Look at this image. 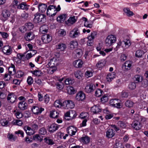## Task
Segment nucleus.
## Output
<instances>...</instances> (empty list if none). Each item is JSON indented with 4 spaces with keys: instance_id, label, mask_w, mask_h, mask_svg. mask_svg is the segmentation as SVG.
Segmentation results:
<instances>
[{
    "instance_id": "obj_1",
    "label": "nucleus",
    "mask_w": 148,
    "mask_h": 148,
    "mask_svg": "<svg viewBox=\"0 0 148 148\" xmlns=\"http://www.w3.org/2000/svg\"><path fill=\"white\" fill-rule=\"evenodd\" d=\"M58 64V61L55 58H53L50 60L49 62L48 66L50 68L49 69L50 73L52 74L57 69L56 66Z\"/></svg>"
},
{
    "instance_id": "obj_2",
    "label": "nucleus",
    "mask_w": 148,
    "mask_h": 148,
    "mask_svg": "<svg viewBox=\"0 0 148 148\" xmlns=\"http://www.w3.org/2000/svg\"><path fill=\"white\" fill-rule=\"evenodd\" d=\"M33 19L34 22L36 24H41L44 22L46 20L45 16L44 14L37 13L34 15Z\"/></svg>"
},
{
    "instance_id": "obj_3",
    "label": "nucleus",
    "mask_w": 148,
    "mask_h": 148,
    "mask_svg": "<svg viewBox=\"0 0 148 148\" xmlns=\"http://www.w3.org/2000/svg\"><path fill=\"white\" fill-rule=\"evenodd\" d=\"M76 112L74 110H69L64 114L65 119L68 120L74 119L76 117Z\"/></svg>"
},
{
    "instance_id": "obj_4",
    "label": "nucleus",
    "mask_w": 148,
    "mask_h": 148,
    "mask_svg": "<svg viewBox=\"0 0 148 148\" xmlns=\"http://www.w3.org/2000/svg\"><path fill=\"white\" fill-rule=\"evenodd\" d=\"M97 34V32L95 31H93L92 32L90 35H89L87 38L88 40L87 41V45L88 46H91L93 45V40L96 37Z\"/></svg>"
},
{
    "instance_id": "obj_5",
    "label": "nucleus",
    "mask_w": 148,
    "mask_h": 148,
    "mask_svg": "<svg viewBox=\"0 0 148 148\" xmlns=\"http://www.w3.org/2000/svg\"><path fill=\"white\" fill-rule=\"evenodd\" d=\"M54 5H51L49 6L47 9V14L49 17H53L55 15L57 12H55Z\"/></svg>"
},
{
    "instance_id": "obj_6",
    "label": "nucleus",
    "mask_w": 148,
    "mask_h": 148,
    "mask_svg": "<svg viewBox=\"0 0 148 148\" xmlns=\"http://www.w3.org/2000/svg\"><path fill=\"white\" fill-rule=\"evenodd\" d=\"M96 89L95 85L91 83H88L84 89L86 92L88 93H92Z\"/></svg>"
},
{
    "instance_id": "obj_7",
    "label": "nucleus",
    "mask_w": 148,
    "mask_h": 148,
    "mask_svg": "<svg viewBox=\"0 0 148 148\" xmlns=\"http://www.w3.org/2000/svg\"><path fill=\"white\" fill-rule=\"evenodd\" d=\"M116 40V38L114 35H109L107 37L105 41L106 45L107 46H110L114 43Z\"/></svg>"
},
{
    "instance_id": "obj_8",
    "label": "nucleus",
    "mask_w": 148,
    "mask_h": 148,
    "mask_svg": "<svg viewBox=\"0 0 148 148\" xmlns=\"http://www.w3.org/2000/svg\"><path fill=\"white\" fill-rule=\"evenodd\" d=\"M63 106L67 109L73 108L74 107V103L71 100L65 101L63 103Z\"/></svg>"
},
{
    "instance_id": "obj_9",
    "label": "nucleus",
    "mask_w": 148,
    "mask_h": 148,
    "mask_svg": "<svg viewBox=\"0 0 148 148\" xmlns=\"http://www.w3.org/2000/svg\"><path fill=\"white\" fill-rule=\"evenodd\" d=\"M80 33L79 29L77 28H74L70 33L69 35L72 38L77 37Z\"/></svg>"
},
{
    "instance_id": "obj_10",
    "label": "nucleus",
    "mask_w": 148,
    "mask_h": 148,
    "mask_svg": "<svg viewBox=\"0 0 148 148\" xmlns=\"http://www.w3.org/2000/svg\"><path fill=\"white\" fill-rule=\"evenodd\" d=\"M32 110L34 114H40L44 110V109L43 108L38 107L37 105H36L33 106Z\"/></svg>"
},
{
    "instance_id": "obj_11",
    "label": "nucleus",
    "mask_w": 148,
    "mask_h": 148,
    "mask_svg": "<svg viewBox=\"0 0 148 148\" xmlns=\"http://www.w3.org/2000/svg\"><path fill=\"white\" fill-rule=\"evenodd\" d=\"M132 62L130 61H126L122 65V69L125 71H127L130 70L132 66Z\"/></svg>"
},
{
    "instance_id": "obj_12",
    "label": "nucleus",
    "mask_w": 148,
    "mask_h": 148,
    "mask_svg": "<svg viewBox=\"0 0 148 148\" xmlns=\"http://www.w3.org/2000/svg\"><path fill=\"white\" fill-rule=\"evenodd\" d=\"M41 39L42 42L45 43L50 42L52 40L51 36L48 34H46L42 36Z\"/></svg>"
},
{
    "instance_id": "obj_13",
    "label": "nucleus",
    "mask_w": 148,
    "mask_h": 148,
    "mask_svg": "<svg viewBox=\"0 0 148 148\" xmlns=\"http://www.w3.org/2000/svg\"><path fill=\"white\" fill-rule=\"evenodd\" d=\"M35 35L32 32H27L25 34L24 38L27 41H31L34 39Z\"/></svg>"
},
{
    "instance_id": "obj_14",
    "label": "nucleus",
    "mask_w": 148,
    "mask_h": 148,
    "mask_svg": "<svg viewBox=\"0 0 148 148\" xmlns=\"http://www.w3.org/2000/svg\"><path fill=\"white\" fill-rule=\"evenodd\" d=\"M132 125L136 130H139L142 127L141 122L139 120L134 121L132 124Z\"/></svg>"
},
{
    "instance_id": "obj_15",
    "label": "nucleus",
    "mask_w": 148,
    "mask_h": 148,
    "mask_svg": "<svg viewBox=\"0 0 148 148\" xmlns=\"http://www.w3.org/2000/svg\"><path fill=\"white\" fill-rule=\"evenodd\" d=\"M60 125L56 124L53 123L48 126V130L51 133H53L57 130Z\"/></svg>"
},
{
    "instance_id": "obj_16",
    "label": "nucleus",
    "mask_w": 148,
    "mask_h": 148,
    "mask_svg": "<svg viewBox=\"0 0 148 148\" xmlns=\"http://www.w3.org/2000/svg\"><path fill=\"white\" fill-rule=\"evenodd\" d=\"M2 51L4 54L6 55L10 54L12 52L11 47L9 45L4 46L2 48Z\"/></svg>"
},
{
    "instance_id": "obj_17",
    "label": "nucleus",
    "mask_w": 148,
    "mask_h": 148,
    "mask_svg": "<svg viewBox=\"0 0 148 148\" xmlns=\"http://www.w3.org/2000/svg\"><path fill=\"white\" fill-rule=\"evenodd\" d=\"M67 131L69 134L72 136L75 134L77 132V128L73 126H71L68 127Z\"/></svg>"
},
{
    "instance_id": "obj_18",
    "label": "nucleus",
    "mask_w": 148,
    "mask_h": 148,
    "mask_svg": "<svg viewBox=\"0 0 148 148\" xmlns=\"http://www.w3.org/2000/svg\"><path fill=\"white\" fill-rule=\"evenodd\" d=\"M85 98V94L82 91H80L77 93L76 96V99L78 101H83Z\"/></svg>"
},
{
    "instance_id": "obj_19",
    "label": "nucleus",
    "mask_w": 148,
    "mask_h": 148,
    "mask_svg": "<svg viewBox=\"0 0 148 148\" xmlns=\"http://www.w3.org/2000/svg\"><path fill=\"white\" fill-rule=\"evenodd\" d=\"M42 124L40 122V121L38 120V121H36L35 122H34L32 123L31 127L35 131L37 130L38 129V127L42 126Z\"/></svg>"
},
{
    "instance_id": "obj_20",
    "label": "nucleus",
    "mask_w": 148,
    "mask_h": 148,
    "mask_svg": "<svg viewBox=\"0 0 148 148\" xmlns=\"http://www.w3.org/2000/svg\"><path fill=\"white\" fill-rule=\"evenodd\" d=\"M115 132L113 129L110 128L106 132V136L109 138H111L114 136L115 134Z\"/></svg>"
},
{
    "instance_id": "obj_21",
    "label": "nucleus",
    "mask_w": 148,
    "mask_h": 148,
    "mask_svg": "<svg viewBox=\"0 0 148 148\" xmlns=\"http://www.w3.org/2000/svg\"><path fill=\"white\" fill-rule=\"evenodd\" d=\"M116 77V73L114 72L108 73L107 75L106 79L107 81L108 82H111Z\"/></svg>"
},
{
    "instance_id": "obj_22",
    "label": "nucleus",
    "mask_w": 148,
    "mask_h": 148,
    "mask_svg": "<svg viewBox=\"0 0 148 148\" xmlns=\"http://www.w3.org/2000/svg\"><path fill=\"white\" fill-rule=\"evenodd\" d=\"M24 129L27 134L29 136L34 134L36 132L32 128L27 126H25Z\"/></svg>"
},
{
    "instance_id": "obj_23",
    "label": "nucleus",
    "mask_w": 148,
    "mask_h": 148,
    "mask_svg": "<svg viewBox=\"0 0 148 148\" xmlns=\"http://www.w3.org/2000/svg\"><path fill=\"white\" fill-rule=\"evenodd\" d=\"M16 99V96L14 93H10L8 95L7 100L10 102L14 103Z\"/></svg>"
},
{
    "instance_id": "obj_24",
    "label": "nucleus",
    "mask_w": 148,
    "mask_h": 148,
    "mask_svg": "<svg viewBox=\"0 0 148 148\" xmlns=\"http://www.w3.org/2000/svg\"><path fill=\"white\" fill-rule=\"evenodd\" d=\"M66 45L64 43H60L56 45V48L59 51H63L66 48Z\"/></svg>"
},
{
    "instance_id": "obj_25",
    "label": "nucleus",
    "mask_w": 148,
    "mask_h": 148,
    "mask_svg": "<svg viewBox=\"0 0 148 148\" xmlns=\"http://www.w3.org/2000/svg\"><path fill=\"white\" fill-rule=\"evenodd\" d=\"M2 14L3 17L4 18V21L6 20L8 18L10 15V13L8 10H4L2 12Z\"/></svg>"
},
{
    "instance_id": "obj_26",
    "label": "nucleus",
    "mask_w": 148,
    "mask_h": 148,
    "mask_svg": "<svg viewBox=\"0 0 148 148\" xmlns=\"http://www.w3.org/2000/svg\"><path fill=\"white\" fill-rule=\"evenodd\" d=\"M64 79L62 78L58 80L59 82H56V88L60 90L63 89L64 87V84L62 82L63 81Z\"/></svg>"
},
{
    "instance_id": "obj_27",
    "label": "nucleus",
    "mask_w": 148,
    "mask_h": 148,
    "mask_svg": "<svg viewBox=\"0 0 148 148\" xmlns=\"http://www.w3.org/2000/svg\"><path fill=\"white\" fill-rule=\"evenodd\" d=\"M27 104L25 102L22 101L20 102L18 104L19 108L21 110H24L27 108Z\"/></svg>"
},
{
    "instance_id": "obj_28",
    "label": "nucleus",
    "mask_w": 148,
    "mask_h": 148,
    "mask_svg": "<svg viewBox=\"0 0 148 148\" xmlns=\"http://www.w3.org/2000/svg\"><path fill=\"white\" fill-rule=\"evenodd\" d=\"M83 64V61L81 60H78L74 61L73 65L76 68H81Z\"/></svg>"
},
{
    "instance_id": "obj_29",
    "label": "nucleus",
    "mask_w": 148,
    "mask_h": 148,
    "mask_svg": "<svg viewBox=\"0 0 148 148\" xmlns=\"http://www.w3.org/2000/svg\"><path fill=\"white\" fill-rule=\"evenodd\" d=\"M29 5H27L25 2H23L18 5L17 8L18 9H21L27 10L29 9Z\"/></svg>"
},
{
    "instance_id": "obj_30",
    "label": "nucleus",
    "mask_w": 148,
    "mask_h": 148,
    "mask_svg": "<svg viewBox=\"0 0 148 148\" xmlns=\"http://www.w3.org/2000/svg\"><path fill=\"white\" fill-rule=\"evenodd\" d=\"M38 8L40 12H44L46 10L47 5L45 4L41 3L38 5Z\"/></svg>"
},
{
    "instance_id": "obj_31",
    "label": "nucleus",
    "mask_w": 148,
    "mask_h": 148,
    "mask_svg": "<svg viewBox=\"0 0 148 148\" xmlns=\"http://www.w3.org/2000/svg\"><path fill=\"white\" fill-rule=\"evenodd\" d=\"M123 11L128 16L131 17L134 15L133 12L130 11L128 8H124L123 9Z\"/></svg>"
},
{
    "instance_id": "obj_32",
    "label": "nucleus",
    "mask_w": 148,
    "mask_h": 148,
    "mask_svg": "<svg viewBox=\"0 0 148 148\" xmlns=\"http://www.w3.org/2000/svg\"><path fill=\"white\" fill-rule=\"evenodd\" d=\"M66 17V14H62L57 17V20L58 22L62 23L65 20Z\"/></svg>"
},
{
    "instance_id": "obj_33",
    "label": "nucleus",
    "mask_w": 148,
    "mask_h": 148,
    "mask_svg": "<svg viewBox=\"0 0 148 148\" xmlns=\"http://www.w3.org/2000/svg\"><path fill=\"white\" fill-rule=\"evenodd\" d=\"M8 70L9 73L10 75H13L16 73L15 67L13 64H11V66L9 67Z\"/></svg>"
},
{
    "instance_id": "obj_34",
    "label": "nucleus",
    "mask_w": 148,
    "mask_h": 148,
    "mask_svg": "<svg viewBox=\"0 0 148 148\" xmlns=\"http://www.w3.org/2000/svg\"><path fill=\"white\" fill-rule=\"evenodd\" d=\"M92 112L94 114H97L101 111V110L99 107L96 106L92 107L91 109Z\"/></svg>"
},
{
    "instance_id": "obj_35",
    "label": "nucleus",
    "mask_w": 148,
    "mask_h": 148,
    "mask_svg": "<svg viewBox=\"0 0 148 148\" xmlns=\"http://www.w3.org/2000/svg\"><path fill=\"white\" fill-rule=\"evenodd\" d=\"M48 30V27L46 25H42L40 27V32L43 34L47 32Z\"/></svg>"
},
{
    "instance_id": "obj_36",
    "label": "nucleus",
    "mask_w": 148,
    "mask_h": 148,
    "mask_svg": "<svg viewBox=\"0 0 148 148\" xmlns=\"http://www.w3.org/2000/svg\"><path fill=\"white\" fill-rule=\"evenodd\" d=\"M122 43L123 47L125 46L126 48H128L131 45L130 41L127 39H124L122 41Z\"/></svg>"
},
{
    "instance_id": "obj_37",
    "label": "nucleus",
    "mask_w": 148,
    "mask_h": 148,
    "mask_svg": "<svg viewBox=\"0 0 148 148\" xmlns=\"http://www.w3.org/2000/svg\"><path fill=\"white\" fill-rule=\"evenodd\" d=\"M90 138L87 136L82 137L81 138V141L85 144H87L89 142Z\"/></svg>"
},
{
    "instance_id": "obj_38",
    "label": "nucleus",
    "mask_w": 148,
    "mask_h": 148,
    "mask_svg": "<svg viewBox=\"0 0 148 148\" xmlns=\"http://www.w3.org/2000/svg\"><path fill=\"white\" fill-rule=\"evenodd\" d=\"M67 90L68 94L70 95L74 94L76 92V90L71 86H69L67 88Z\"/></svg>"
},
{
    "instance_id": "obj_39",
    "label": "nucleus",
    "mask_w": 148,
    "mask_h": 148,
    "mask_svg": "<svg viewBox=\"0 0 148 148\" xmlns=\"http://www.w3.org/2000/svg\"><path fill=\"white\" fill-rule=\"evenodd\" d=\"M0 123L3 126L7 127L9 125V121L6 119H2L0 120Z\"/></svg>"
},
{
    "instance_id": "obj_40",
    "label": "nucleus",
    "mask_w": 148,
    "mask_h": 148,
    "mask_svg": "<svg viewBox=\"0 0 148 148\" xmlns=\"http://www.w3.org/2000/svg\"><path fill=\"white\" fill-rule=\"evenodd\" d=\"M79 116V118L82 119H87L88 118V114L86 112H82L80 114Z\"/></svg>"
},
{
    "instance_id": "obj_41",
    "label": "nucleus",
    "mask_w": 148,
    "mask_h": 148,
    "mask_svg": "<svg viewBox=\"0 0 148 148\" xmlns=\"http://www.w3.org/2000/svg\"><path fill=\"white\" fill-rule=\"evenodd\" d=\"M78 43L77 41H72L70 43V46L71 49H73L77 47Z\"/></svg>"
},
{
    "instance_id": "obj_42",
    "label": "nucleus",
    "mask_w": 148,
    "mask_h": 148,
    "mask_svg": "<svg viewBox=\"0 0 148 148\" xmlns=\"http://www.w3.org/2000/svg\"><path fill=\"white\" fill-rule=\"evenodd\" d=\"M54 105L56 108H60L62 106H63V103H62L59 100H56L54 103Z\"/></svg>"
},
{
    "instance_id": "obj_43",
    "label": "nucleus",
    "mask_w": 148,
    "mask_h": 148,
    "mask_svg": "<svg viewBox=\"0 0 148 148\" xmlns=\"http://www.w3.org/2000/svg\"><path fill=\"white\" fill-rule=\"evenodd\" d=\"M31 72L35 75L38 76H39L41 75L42 73V72L38 70H36L33 71H31Z\"/></svg>"
},
{
    "instance_id": "obj_44",
    "label": "nucleus",
    "mask_w": 148,
    "mask_h": 148,
    "mask_svg": "<svg viewBox=\"0 0 148 148\" xmlns=\"http://www.w3.org/2000/svg\"><path fill=\"white\" fill-rule=\"evenodd\" d=\"M12 123L14 125H16L21 126L23 124V122L19 119L14 120L12 121Z\"/></svg>"
},
{
    "instance_id": "obj_45",
    "label": "nucleus",
    "mask_w": 148,
    "mask_h": 148,
    "mask_svg": "<svg viewBox=\"0 0 148 148\" xmlns=\"http://www.w3.org/2000/svg\"><path fill=\"white\" fill-rule=\"evenodd\" d=\"M50 116L53 118H57L58 116V114L56 111H52L50 112Z\"/></svg>"
},
{
    "instance_id": "obj_46",
    "label": "nucleus",
    "mask_w": 148,
    "mask_h": 148,
    "mask_svg": "<svg viewBox=\"0 0 148 148\" xmlns=\"http://www.w3.org/2000/svg\"><path fill=\"white\" fill-rule=\"evenodd\" d=\"M8 138L9 140L11 141H14L17 139V137L12 134H9Z\"/></svg>"
},
{
    "instance_id": "obj_47",
    "label": "nucleus",
    "mask_w": 148,
    "mask_h": 148,
    "mask_svg": "<svg viewBox=\"0 0 148 148\" xmlns=\"http://www.w3.org/2000/svg\"><path fill=\"white\" fill-rule=\"evenodd\" d=\"M103 93V91L101 89H98L95 92V95L98 97L101 96Z\"/></svg>"
},
{
    "instance_id": "obj_48",
    "label": "nucleus",
    "mask_w": 148,
    "mask_h": 148,
    "mask_svg": "<svg viewBox=\"0 0 148 148\" xmlns=\"http://www.w3.org/2000/svg\"><path fill=\"white\" fill-rule=\"evenodd\" d=\"M74 82V79L70 78L66 79L64 81L66 85L72 84Z\"/></svg>"
},
{
    "instance_id": "obj_49",
    "label": "nucleus",
    "mask_w": 148,
    "mask_h": 148,
    "mask_svg": "<svg viewBox=\"0 0 148 148\" xmlns=\"http://www.w3.org/2000/svg\"><path fill=\"white\" fill-rule=\"evenodd\" d=\"M134 103L131 100L127 101L125 103V105L127 107L130 108L133 106Z\"/></svg>"
},
{
    "instance_id": "obj_50",
    "label": "nucleus",
    "mask_w": 148,
    "mask_h": 148,
    "mask_svg": "<svg viewBox=\"0 0 148 148\" xmlns=\"http://www.w3.org/2000/svg\"><path fill=\"white\" fill-rule=\"evenodd\" d=\"M76 21L74 16L70 17L67 20V21L69 24H73L76 22Z\"/></svg>"
},
{
    "instance_id": "obj_51",
    "label": "nucleus",
    "mask_w": 148,
    "mask_h": 148,
    "mask_svg": "<svg viewBox=\"0 0 148 148\" xmlns=\"http://www.w3.org/2000/svg\"><path fill=\"white\" fill-rule=\"evenodd\" d=\"M39 133L41 135H45L47 134V130L45 128L43 127L39 130Z\"/></svg>"
},
{
    "instance_id": "obj_52",
    "label": "nucleus",
    "mask_w": 148,
    "mask_h": 148,
    "mask_svg": "<svg viewBox=\"0 0 148 148\" xmlns=\"http://www.w3.org/2000/svg\"><path fill=\"white\" fill-rule=\"evenodd\" d=\"M104 113H106L107 114L105 116L106 119H110L113 117V115L112 114H109V112L107 110H105L104 111Z\"/></svg>"
},
{
    "instance_id": "obj_53",
    "label": "nucleus",
    "mask_w": 148,
    "mask_h": 148,
    "mask_svg": "<svg viewBox=\"0 0 148 148\" xmlns=\"http://www.w3.org/2000/svg\"><path fill=\"white\" fill-rule=\"evenodd\" d=\"M119 101V100L118 99H114L110 101V103L111 105L114 107L117 104V103Z\"/></svg>"
},
{
    "instance_id": "obj_54",
    "label": "nucleus",
    "mask_w": 148,
    "mask_h": 148,
    "mask_svg": "<svg viewBox=\"0 0 148 148\" xmlns=\"http://www.w3.org/2000/svg\"><path fill=\"white\" fill-rule=\"evenodd\" d=\"M82 72L79 71H77L75 73V77L78 79H80L82 78Z\"/></svg>"
},
{
    "instance_id": "obj_55",
    "label": "nucleus",
    "mask_w": 148,
    "mask_h": 148,
    "mask_svg": "<svg viewBox=\"0 0 148 148\" xmlns=\"http://www.w3.org/2000/svg\"><path fill=\"white\" fill-rule=\"evenodd\" d=\"M104 65L103 62L102 60H100L96 64V66L99 68H100L103 67Z\"/></svg>"
},
{
    "instance_id": "obj_56",
    "label": "nucleus",
    "mask_w": 148,
    "mask_h": 148,
    "mask_svg": "<svg viewBox=\"0 0 148 148\" xmlns=\"http://www.w3.org/2000/svg\"><path fill=\"white\" fill-rule=\"evenodd\" d=\"M33 138L34 140L39 141L40 142H41L43 140L42 138H41L38 134L34 135L33 136Z\"/></svg>"
},
{
    "instance_id": "obj_57",
    "label": "nucleus",
    "mask_w": 148,
    "mask_h": 148,
    "mask_svg": "<svg viewBox=\"0 0 148 148\" xmlns=\"http://www.w3.org/2000/svg\"><path fill=\"white\" fill-rule=\"evenodd\" d=\"M43 100L44 102L46 104L48 103L50 100V97L48 95H45L43 98Z\"/></svg>"
},
{
    "instance_id": "obj_58",
    "label": "nucleus",
    "mask_w": 148,
    "mask_h": 148,
    "mask_svg": "<svg viewBox=\"0 0 148 148\" xmlns=\"http://www.w3.org/2000/svg\"><path fill=\"white\" fill-rule=\"evenodd\" d=\"M143 52L140 50H138L135 53L136 56L138 58L141 57L143 54Z\"/></svg>"
},
{
    "instance_id": "obj_59",
    "label": "nucleus",
    "mask_w": 148,
    "mask_h": 148,
    "mask_svg": "<svg viewBox=\"0 0 148 148\" xmlns=\"http://www.w3.org/2000/svg\"><path fill=\"white\" fill-rule=\"evenodd\" d=\"M135 79L134 80V81L136 83L139 82H141L142 80V77H141L140 76L138 75H135Z\"/></svg>"
},
{
    "instance_id": "obj_60",
    "label": "nucleus",
    "mask_w": 148,
    "mask_h": 148,
    "mask_svg": "<svg viewBox=\"0 0 148 148\" xmlns=\"http://www.w3.org/2000/svg\"><path fill=\"white\" fill-rule=\"evenodd\" d=\"M101 101L103 103H105L108 101V97L107 95H105L101 99Z\"/></svg>"
},
{
    "instance_id": "obj_61",
    "label": "nucleus",
    "mask_w": 148,
    "mask_h": 148,
    "mask_svg": "<svg viewBox=\"0 0 148 148\" xmlns=\"http://www.w3.org/2000/svg\"><path fill=\"white\" fill-rule=\"evenodd\" d=\"M45 141L49 145H52L54 144V142L53 140L51 139H49L47 138H45L44 139Z\"/></svg>"
},
{
    "instance_id": "obj_62",
    "label": "nucleus",
    "mask_w": 148,
    "mask_h": 148,
    "mask_svg": "<svg viewBox=\"0 0 148 148\" xmlns=\"http://www.w3.org/2000/svg\"><path fill=\"white\" fill-rule=\"evenodd\" d=\"M24 74L21 71H18L16 73L15 75L18 78H20L23 76Z\"/></svg>"
},
{
    "instance_id": "obj_63",
    "label": "nucleus",
    "mask_w": 148,
    "mask_h": 148,
    "mask_svg": "<svg viewBox=\"0 0 148 148\" xmlns=\"http://www.w3.org/2000/svg\"><path fill=\"white\" fill-rule=\"evenodd\" d=\"M136 85L135 82H132L128 85V88L131 90L134 89L136 87Z\"/></svg>"
},
{
    "instance_id": "obj_64",
    "label": "nucleus",
    "mask_w": 148,
    "mask_h": 148,
    "mask_svg": "<svg viewBox=\"0 0 148 148\" xmlns=\"http://www.w3.org/2000/svg\"><path fill=\"white\" fill-rule=\"evenodd\" d=\"M26 26L28 30H31L34 27L33 24L31 23H29L26 24Z\"/></svg>"
}]
</instances>
